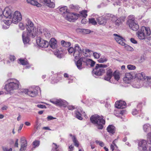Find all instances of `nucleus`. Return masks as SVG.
I'll return each mask as SVG.
<instances>
[{
  "instance_id": "4c0bfd02",
  "label": "nucleus",
  "mask_w": 151,
  "mask_h": 151,
  "mask_svg": "<svg viewBox=\"0 0 151 151\" xmlns=\"http://www.w3.org/2000/svg\"><path fill=\"white\" fill-rule=\"evenodd\" d=\"M70 136L71 137H72L73 141L75 146L77 147H78L79 146L78 142V141L76 140L75 137L74 136H73L72 134H70Z\"/></svg>"
},
{
  "instance_id": "dca6fc26",
  "label": "nucleus",
  "mask_w": 151,
  "mask_h": 151,
  "mask_svg": "<svg viewBox=\"0 0 151 151\" xmlns=\"http://www.w3.org/2000/svg\"><path fill=\"white\" fill-rule=\"evenodd\" d=\"M40 1L50 8H54L55 7L54 0H40Z\"/></svg>"
},
{
  "instance_id": "c9c22d12",
  "label": "nucleus",
  "mask_w": 151,
  "mask_h": 151,
  "mask_svg": "<svg viewBox=\"0 0 151 151\" xmlns=\"http://www.w3.org/2000/svg\"><path fill=\"white\" fill-rule=\"evenodd\" d=\"M108 60L107 58L104 56H102L98 60V62L100 63H104L106 62Z\"/></svg>"
},
{
  "instance_id": "3c124183",
  "label": "nucleus",
  "mask_w": 151,
  "mask_h": 151,
  "mask_svg": "<svg viewBox=\"0 0 151 151\" xmlns=\"http://www.w3.org/2000/svg\"><path fill=\"white\" fill-rule=\"evenodd\" d=\"M93 55L94 58L96 59H99L101 55L100 53L96 52H94Z\"/></svg>"
},
{
  "instance_id": "f03ea898",
  "label": "nucleus",
  "mask_w": 151,
  "mask_h": 151,
  "mask_svg": "<svg viewBox=\"0 0 151 151\" xmlns=\"http://www.w3.org/2000/svg\"><path fill=\"white\" fill-rule=\"evenodd\" d=\"M103 118L102 116L95 115L92 116L90 118V120L91 122L94 124L98 129H102L103 127V125L105 123V121Z\"/></svg>"
},
{
  "instance_id": "6e6552de",
  "label": "nucleus",
  "mask_w": 151,
  "mask_h": 151,
  "mask_svg": "<svg viewBox=\"0 0 151 151\" xmlns=\"http://www.w3.org/2000/svg\"><path fill=\"white\" fill-rule=\"evenodd\" d=\"M27 32L32 33L33 36L36 35V27L34 26L33 23L30 20L27 19Z\"/></svg>"
},
{
  "instance_id": "2eb2a0df",
  "label": "nucleus",
  "mask_w": 151,
  "mask_h": 151,
  "mask_svg": "<svg viewBox=\"0 0 151 151\" xmlns=\"http://www.w3.org/2000/svg\"><path fill=\"white\" fill-rule=\"evenodd\" d=\"M114 36H115V39L119 44L122 46L126 45L125 40L121 36L116 34H114Z\"/></svg>"
},
{
  "instance_id": "69168bd1",
  "label": "nucleus",
  "mask_w": 151,
  "mask_h": 151,
  "mask_svg": "<svg viewBox=\"0 0 151 151\" xmlns=\"http://www.w3.org/2000/svg\"><path fill=\"white\" fill-rule=\"evenodd\" d=\"M67 108L69 110H73L75 109L74 106L71 105H68L67 106Z\"/></svg>"
},
{
  "instance_id": "c03bdc74",
  "label": "nucleus",
  "mask_w": 151,
  "mask_h": 151,
  "mask_svg": "<svg viewBox=\"0 0 151 151\" xmlns=\"http://www.w3.org/2000/svg\"><path fill=\"white\" fill-rule=\"evenodd\" d=\"M87 11L86 10H83L80 12V15L82 17H83L84 18H86L87 16Z\"/></svg>"
},
{
  "instance_id": "a19ab883",
  "label": "nucleus",
  "mask_w": 151,
  "mask_h": 151,
  "mask_svg": "<svg viewBox=\"0 0 151 151\" xmlns=\"http://www.w3.org/2000/svg\"><path fill=\"white\" fill-rule=\"evenodd\" d=\"M147 78V81H146V83L145 85L146 87L149 86L151 89V78L148 77H146Z\"/></svg>"
},
{
  "instance_id": "603ef678",
  "label": "nucleus",
  "mask_w": 151,
  "mask_h": 151,
  "mask_svg": "<svg viewBox=\"0 0 151 151\" xmlns=\"http://www.w3.org/2000/svg\"><path fill=\"white\" fill-rule=\"evenodd\" d=\"M122 3L121 0H116V1L113 4L114 5H119L120 6Z\"/></svg>"
},
{
  "instance_id": "f257e3e1",
  "label": "nucleus",
  "mask_w": 151,
  "mask_h": 151,
  "mask_svg": "<svg viewBox=\"0 0 151 151\" xmlns=\"http://www.w3.org/2000/svg\"><path fill=\"white\" fill-rule=\"evenodd\" d=\"M20 85L19 81L15 78H10L6 81L4 89L7 93H13L14 90L19 88Z\"/></svg>"
},
{
  "instance_id": "5701e85b",
  "label": "nucleus",
  "mask_w": 151,
  "mask_h": 151,
  "mask_svg": "<svg viewBox=\"0 0 151 151\" xmlns=\"http://www.w3.org/2000/svg\"><path fill=\"white\" fill-rule=\"evenodd\" d=\"M141 104H138L137 106L136 109H132V113L133 115H135L139 113V111L141 108Z\"/></svg>"
},
{
  "instance_id": "473e14b6",
  "label": "nucleus",
  "mask_w": 151,
  "mask_h": 151,
  "mask_svg": "<svg viewBox=\"0 0 151 151\" xmlns=\"http://www.w3.org/2000/svg\"><path fill=\"white\" fill-rule=\"evenodd\" d=\"M116 139L114 140L112 142V144H111L110 147V149L112 151L114 150H116L117 148V147L116 145L115 144V141Z\"/></svg>"
},
{
  "instance_id": "9b49d317",
  "label": "nucleus",
  "mask_w": 151,
  "mask_h": 151,
  "mask_svg": "<svg viewBox=\"0 0 151 151\" xmlns=\"http://www.w3.org/2000/svg\"><path fill=\"white\" fill-rule=\"evenodd\" d=\"M50 101L57 106H64L66 105L67 103L66 101L65 100L56 98L51 99L50 100Z\"/></svg>"
},
{
  "instance_id": "bb28decb",
  "label": "nucleus",
  "mask_w": 151,
  "mask_h": 151,
  "mask_svg": "<svg viewBox=\"0 0 151 151\" xmlns=\"http://www.w3.org/2000/svg\"><path fill=\"white\" fill-rule=\"evenodd\" d=\"M107 130L110 134H113L115 132L116 128L114 126L112 125H111L107 127Z\"/></svg>"
},
{
  "instance_id": "39448f33",
  "label": "nucleus",
  "mask_w": 151,
  "mask_h": 151,
  "mask_svg": "<svg viewBox=\"0 0 151 151\" xmlns=\"http://www.w3.org/2000/svg\"><path fill=\"white\" fill-rule=\"evenodd\" d=\"M151 34L150 29L149 27H143L137 33V36L140 40H144L146 36H149Z\"/></svg>"
},
{
  "instance_id": "7ed1b4c3",
  "label": "nucleus",
  "mask_w": 151,
  "mask_h": 151,
  "mask_svg": "<svg viewBox=\"0 0 151 151\" xmlns=\"http://www.w3.org/2000/svg\"><path fill=\"white\" fill-rule=\"evenodd\" d=\"M39 91H41L40 87L38 86L30 87L28 89H22L20 90L22 93L27 94L31 97L36 96L37 95Z\"/></svg>"
},
{
  "instance_id": "aec40b11",
  "label": "nucleus",
  "mask_w": 151,
  "mask_h": 151,
  "mask_svg": "<svg viewBox=\"0 0 151 151\" xmlns=\"http://www.w3.org/2000/svg\"><path fill=\"white\" fill-rule=\"evenodd\" d=\"M133 78V76L129 73H127L125 74V77L123 80L126 83H129L131 82V80Z\"/></svg>"
},
{
  "instance_id": "412c9836",
  "label": "nucleus",
  "mask_w": 151,
  "mask_h": 151,
  "mask_svg": "<svg viewBox=\"0 0 151 151\" xmlns=\"http://www.w3.org/2000/svg\"><path fill=\"white\" fill-rule=\"evenodd\" d=\"M113 76V73L111 69H109L107 70L104 79L106 81H109Z\"/></svg>"
},
{
  "instance_id": "c85d7f7f",
  "label": "nucleus",
  "mask_w": 151,
  "mask_h": 151,
  "mask_svg": "<svg viewBox=\"0 0 151 151\" xmlns=\"http://www.w3.org/2000/svg\"><path fill=\"white\" fill-rule=\"evenodd\" d=\"M143 131L145 132H151V125L149 124L146 123L144 124L143 127Z\"/></svg>"
},
{
  "instance_id": "1a4fd4ad",
  "label": "nucleus",
  "mask_w": 151,
  "mask_h": 151,
  "mask_svg": "<svg viewBox=\"0 0 151 151\" xmlns=\"http://www.w3.org/2000/svg\"><path fill=\"white\" fill-rule=\"evenodd\" d=\"M36 35L33 36L31 33L27 32H26L25 31L23 32L22 35V37L24 43L25 44L28 43L29 42V37H34Z\"/></svg>"
},
{
  "instance_id": "8fccbe9b",
  "label": "nucleus",
  "mask_w": 151,
  "mask_h": 151,
  "mask_svg": "<svg viewBox=\"0 0 151 151\" xmlns=\"http://www.w3.org/2000/svg\"><path fill=\"white\" fill-rule=\"evenodd\" d=\"M127 68L129 70H134L136 68V67L132 65H129L127 66Z\"/></svg>"
},
{
  "instance_id": "de8ad7c7",
  "label": "nucleus",
  "mask_w": 151,
  "mask_h": 151,
  "mask_svg": "<svg viewBox=\"0 0 151 151\" xmlns=\"http://www.w3.org/2000/svg\"><path fill=\"white\" fill-rule=\"evenodd\" d=\"M53 145L51 151H59L58 147L54 143H53Z\"/></svg>"
},
{
  "instance_id": "bf43d9fd",
  "label": "nucleus",
  "mask_w": 151,
  "mask_h": 151,
  "mask_svg": "<svg viewBox=\"0 0 151 151\" xmlns=\"http://www.w3.org/2000/svg\"><path fill=\"white\" fill-rule=\"evenodd\" d=\"M96 144H99L101 147H103L104 145V143L101 141H100L98 140H96Z\"/></svg>"
},
{
  "instance_id": "4d7b16f0",
  "label": "nucleus",
  "mask_w": 151,
  "mask_h": 151,
  "mask_svg": "<svg viewBox=\"0 0 151 151\" xmlns=\"http://www.w3.org/2000/svg\"><path fill=\"white\" fill-rule=\"evenodd\" d=\"M131 21H132V22H134V18L133 15H130L128 17V20L127 23L128 24V21L129 20Z\"/></svg>"
},
{
  "instance_id": "5fc2aeb1",
  "label": "nucleus",
  "mask_w": 151,
  "mask_h": 151,
  "mask_svg": "<svg viewBox=\"0 0 151 151\" xmlns=\"http://www.w3.org/2000/svg\"><path fill=\"white\" fill-rule=\"evenodd\" d=\"M19 28L22 30H23L25 29V26L23 24L22 22L19 23Z\"/></svg>"
},
{
  "instance_id": "052dcab7",
  "label": "nucleus",
  "mask_w": 151,
  "mask_h": 151,
  "mask_svg": "<svg viewBox=\"0 0 151 151\" xmlns=\"http://www.w3.org/2000/svg\"><path fill=\"white\" fill-rule=\"evenodd\" d=\"M4 22L5 24L8 26H9L12 22V21L10 20H5Z\"/></svg>"
},
{
  "instance_id": "2f4dec72",
  "label": "nucleus",
  "mask_w": 151,
  "mask_h": 151,
  "mask_svg": "<svg viewBox=\"0 0 151 151\" xmlns=\"http://www.w3.org/2000/svg\"><path fill=\"white\" fill-rule=\"evenodd\" d=\"M54 53L58 58H61L63 56L62 52L59 51L58 50H56L54 52Z\"/></svg>"
},
{
  "instance_id": "f704fd0d",
  "label": "nucleus",
  "mask_w": 151,
  "mask_h": 151,
  "mask_svg": "<svg viewBox=\"0 0 151 151\" xmlns=\"http://www.w3.org/2000/svg\"><path fill=\"white\" fill-rule=\"evenodd\" d=\"M18 63L22 65H25L28 64V62L27 60L22 58H20L18 60Z\"/></svg>"
},
{
  "instance_id": "c756f323",
  "label": "nucleus",
  "mask_w": 151,
  "mask_h": 151,
  "mask_svg": "<svg viewBox=\"0 0 151 151\" xmlns=\"http://www.w3.org/2000/svg\"><path fill=\"white\" fill-rule=\"evenodd\" d=\"M140 81L138 80H134V81L132 83V86L134 88H139L141 86V85L140 82Z\"/></svg>"
},
{
  "instance_id": "7c9ffc66",
  "label": "nucleus",
  "mask_w": 151,
  "mask_h": 151,
  "mask_svg": "<svg viewBox=\"0 0 151 151\" xmlns=\"http://www.w3.org/2000/svg\"><path fill=\"white\" fill-rule=\"evenodd\" d=\"M27 2L28 3L33 5L36 6L37 7H39L41 6V5L35 0H27Z\"/></svg>"
},
{
  "instance_id": "ea45409f",
  "label": "nucleus",
  "mask_w": 151,
  "mask_h": 151,
  "mask_svg": "<svg viewBox=\"0 0 151 151\" xmlns=\"http://www.w3.org/2000/svg\"><path fill=\"white\" fill-rule=\"evenodd\" d=\"M43 31L44 35L46 38H48L50 37L51 35L47 29H44Z\"/></svg>"
},
{
  "instance_id": "a18cd8bd",
  "label": "nucleus",
  "mask_w": 151,
  "mask_h": 151,
  "mask_svg": "<svg viewBox=\"0 0 151 151\" xmlns=\"http://www.w3.org/2000/svg\"><path fill=\"white\" fill-rule=\"evenodd\" d=\"M147 141L149 144H151V132L148 133L147 134Z\"/></svg>"
},
{
  "instance_id": "37998d69",
  "label": "nucleus",
  "mask_w": 151,
  "mask_h": 151,
  "mask_svg": "<svg viewBox=\"0 0 151 151\" xmlns=\"http://www.w3.org/2000/svg\"><path fill=\"white\" fill-rule=\"evenodd\" d=\"M123 20L120 18H118L116 19L114 23L117 26H119L123 21Z\"/></svg>"
},
{
  "instance_id": "4468645a",
  "label": "nucleus",
  "mask_w": 151,
  "mask_h": 151,
  "mask_svg": "<svg viewBox=\"0 0 151 151\" xmlns=\"http://www.w3.org/2000/svg\"><path fill=\"white\" fill-rule=\"evenodd\" d=\"M139 148L140 150L146 151L147 148V144L145 140H140L138 143Z\"/></svg>"
},
{
  "instance_id": "09e8293b",
  "label": "nucleus",
  "mask_w": 151,
  "mask_h": 151,
  "mask_svg": "<svg viewBox=\"0 0 151 151\" xmlns=\"http://www.w3.org/2000/svg\"><path fill=\"white\" fill-rule=\"evenodd\" d=\"M89 23L92 24L93 25H95L97 23L95 20V19L93 18H91L89 19Z\"/></svg>"
},
{
  "instance_id": "864d4df0",
  "label": "nucleus",
  "mask_w": 151,
  "mask_h": 151,
  "mask_svg": "<svg viewBox=\"0 0 151 151\" xmlns=\"http://www.w3.org/2000/svg\"><path fill=\"white\" fill-rule=\"evenodd\" d=\"M10 100L12 101L13 102H15L19 100V99L18 98H17L15 96L11 97L10 98Z\"/></svg>"
},
{
  "instance_id": "e2e57ef3",
  "label": "nucleus",
  "mask_w": 151,
  "mask_h": 151,
  "mask_svg": "<svg viewBox=\"0 0 151 151\" xmlns=\"http://www.w3.org/2000/svg\"><path fill=\"white\" fill-rule=\"evenodd\" d=\"M39 142L38 141H34L33 142V145L35 147H37L39 146Z\"/></svg>"
},
{
  "instance_id": "49530a36",
  "label": "nucleus",
  "mask_w": 151,
  "mask_h": 151,
  "mask_svg": "<svg viewBox=\"0 0 151 151\" xmlns=\"http://www.w3.org/2000/svg\"><path fill=\"white\" fill-rule=\"evenodd\" d=\"M123 3V5L125 6H129L130 4H129V0H121Z\"/></svg>"
},
{
  "instance_id": "72a5a7b5",
  "label": "nucleus",
  "mask_w": 151,
  "mask_h": 151,
  "mask_svg": "<svg viewBox=\"0 0 151 151\" xmlns=\"http://www.w3.org/2000/svg\"><path fill=\"white\" fill-rule=\"evenodd\" d=\"M106 17L107 18L109 17L108 18L109 19L111 20V21L114 22L117 19L116 16L112 14H108L106 16Z\"/></svg>"
},
{
  "instance_id": "79ce46f5",
  "label": "nucleus",
  "mask_w": 151,
  "mask_h": 151,
  "mask_svg": "<svg viewBox=\"0 0 151 151\" xmlns=\"http://www.w3.org/2000/svg\"><path fill=\"white\" fill-rule=\"evenodd\" d=\"M61 44L63 46L68 47L71 45V43L69 42H65L64 40H62L61 42Z\"/></svg>"
},
{
  "instance_id": "393cba45",
  "label": "nucleus",
  "mask_w": 151,
  "mask_h": 151,
  "mask_svg": "<svg viewBox=\"0 0 151 151\" xmlns=\"http://www.w3.org/2000/svg\"><path fill=\"white\" fill-rule=\"evenodd\" d=\"M57 10H59L60 13L63 15L65 14H67L68 13L67 12V7L66 6H59L57 8Z\"/></svg>"
},
{
  "instance_id": "680f3d73",
  "label": "nucleus",
  "mask_w": 151,
  "mask_h": 151,
  "mask_svg": "<svg viewBox=\"0 0 151 151\" xmlns=\"http://www.w3.org/2000/svg\"><path fill=\"white\" fill-rule=\"evenodd\" d=\"M82 50H84V53L83 52L82 53V54H83V55H84V56H86L85 55H86L87 53H89L90 52V50L88 49H86L85 50H84L83 49H82Z\"/></svg>"
},
{
  "instance_id": "ddd939ff",
  "label": "nucleus",
  "mask_w": 151,
  "mask_h": 151,
  "mask_svg": "<svg viewBox=\"0 0 151 151\" xmlns=\"http://www.w3.org/2000/svg\"><path fill=\"white\" fill-rule=\"evenodd\" d=\"M79 16L76 13H68L66 15V19L70 22H73L77 19Z\"/></svg>"
},
{
  "instance_id": "b1692460",
  "label": "nucleus",
  "mask_w": 151,
  "mask_h": 151,
  "mask_svg": "<svg viewBox=\"0 0 151 151\" xmlns=\"http://www.w3.org/2000/svg\"><path fill=\"white\" fill-rule=\"evenodd\" d=\"M84 112L82 110V109L80 108L78 109L75 112L76 116V117L80 120H82V118L81 117V114Z\"/></svg>"
},
{
  "instance_id": "6ab92c4d",
  "label": "nucleus",
  "mask_w": 151,
  "mask_h": 151,
  "mask_svg": "<svg viewBox=\"0 0 151 151\" xmlns=\"http://www.w3.org/2000/svg\"><path fill=\"white\" fill-rule=\"evenodd\" d=\"M126 104L123 101H116L115 104V107L119 109H123L126 107Z\"/></svg>"
},
{
  "instance_id": "f8f14e48",
  "label": "nucleus",
  "mask_w": 151,
  "mask_h": 151,
  "mask_svg": "<svg viewBox=\"0 0 151 151\" xmlns=\"http://www.w3.org/2000/svg\"><path fill=\"white\" fill-rule=\"evenodd\" d=\"M36 42L38 46L46 48L48 46L49 43L48 42L42 40L40 37L37 38Z\"/></svg>"
},
{
  "instance_id": "f3484780",
  "label": "nucleus",
  "mask_w": 151,
  "mask_h": 151,
  "mask_svg": "<svg viewBox=\"0 0 151 151\" xmlns=\"http://www.w3.org/2000/svg\"><path fill=\"white\" fill-rule=\"evenodd\" d=\"M3 17L4 16L6 18H9L11 17L12 11L11 8L9 7H6L3 11Z\"/></svg>"
},
{
  "instance_id": "e433bc0d",
  "label": "nucleus",
  "mask_w": 151,
  "mask_h": 151,
  "mask_svg": "<svg viewBox=\"0 0 151 151\" xmlns=\"http://www.w3.org/2000/svg\"><path fill=\"white\" fill-rule=\"evenodd\" d=\"M113 76L114 79L117 81H118L120 78L119 73L117 71H115L113 73Z\"/></svg>"
},
{
  "instance_id": "cd10ccee",
  "label": "nucleus",
  "mask_w": 151,
  "mask_h": 151,
  "mask_svg": "<svg viewBox=\"0 0 151 151\" xmlns=\"http://www.w3.org/2000/svg\"><path fill=\"white\" fill-rule=\"evenodd\" d=\"M57 41L54 39L52 38L50 42V46L52 49H55L57 47Z\"/></svg>"
},
{
  "instance_id": "774afa93",
  "label": "nucleus",
  "mask_w": 151,
  "mask_h": 151,
  "mask_svg": "<svg viewBox=\"0 0 151 151\" xmlns=\"http://www.w3.org/2000/svg\"><path fill=\"white\" fill-rule=\"evenodd\" d=\"M9 59L12 62L14 61L15 59V57L13 55H11L10 56Z\"/></svg>"
},
{
  "instance_id": "9d476101",
  "label": "nucleus",
  "mask_w": 151,
  "mask_h": 151,
  "mask_svg": "<svg viewBox=\"0 0 151 151\" xmlns=\"http://www.w3.org/2000/svg\"><path fill=\"white\" fill-rule=\"evenodd\" d=\"M22 19V16L20 12L18 11H16L13 14L12 22V23L16 24Z\"/></svg>"
},
{
  "instance_id": "20e7f679",
  "label": "nucleus",
  "mask_w": 151,
  "mask_h": 151,
  "mask_svg": "<svg viewBox=\"0 0 151 151\" xmlns=\"http://www.w3.org/2000/svg\"><path fill=\"white\" fill-rule=\"evenodd\" d=\"M68 50L70 53H71L74 52L73 55L76 60L80 58L82 55V52H84V50H82V49L78 44L75 45L74 49L73 47H70L68 48Z\"/></svg>"
},
{
  "instance_id": "a211bd4d",
  "label": "nucleus",
  "mask_w": 151,
  "mask_h": 151,
  "mask_svg": "<svg viewBox=\"0 0 151 151\" xmlns=\"http://www.w3.org/2000/svg\"><path fill=\"white\" fill-rule=\"evenodd\" d=\"M128 24L130 28L133 30L137 31L139 28V25L135 21L132 22V21L129 20L128 21Z\"/></svg>"
},
{
  "instance_id": "13d9d810",
  "label": "nucleus",
  "mask_w": 151,
  "mask_h": 151,
  "mask_svg": "<svg viewBox=\"0 0 151 151\" xmlns=\"http://www.w3.org/2000/svg\"><path fill=\"white\" fill-rule=\"evenodd\" d=\"M2 149L3 151H12V149L11 148H9L6 147H3Z\"/></svg>"
},
{
  "instance_id": "423d86ee",
  "label": "nucleus",
  "mask_w": 151,
  "mask_h": 151,
  "mask_svg": "<svg viewBox=\"0 0 151 151\" xmlns=\"http://www.w3.org/2000/svg\"><path fill=\"white\" fill-rule=\"evenodd\" d=\"M82 62L85 63L87 65L90 64L91 66L93 67L95 64V62L90 59L82 57L77 60L76 63L77 67L79 69H82L83 68Z\"/></svg>"
},
{
  "instance_id": "338daca9",
  "label": "nucleus",
  "mask_w": 151,
  "mask_h": 151,
  "mask_svg": "<svg viewBox=\"0 0 151 151\" xmlns=\"http://www.w3.org/2000/svg\"><path fill=\"white\" fill-rule=\"evenodd\" d=\"M37 107L39 108H42V109L46 108V106L45 105H41V104L37 105Z\"/></svg>"
},
{
  "instance_id": "0e129e2a",
  "label": "nucleus",
  "mask_w": 151,
  "mask_h": 151,
  "mask_svg": "<svg viewBox=\"0 0 151 151\" xmlns=\"http://www.w3.org/2000/svg\"><path fill=\"white\" fill-rule=\"evenodd\" d=\"M147 0H137V5H139V6H140L139 5L140 4L138 3L139 1H140V4H142V3H144Z\"/></svg>"
},
{
  "instance_id": "a878e982",
  "label": "nucleus",
  "mask_w": 151,
  "mask_h": 151,
  "mask_svg": "<svg viewBox=\"0 0 151 151\" xmlns=\"http://www.w3.org/2000/svg\"><path fill=\"white\" fill-rule=\"evenodd\" d=\"M135 78L137 79H138L139 81L140 80L145 79L146 76L143 73H139L136 74L135 75Z\"/></svg>"
},
{
  "instance_id": "58836bf2",
  "label": "nucleus",
  "mask_w": 151,
  "mask_h": 151,
  "mask_svg": "<svg viewBox=\"0 0 151 151\" xmlns=\"http://www.w3.org/2000/svg\"><path fill=\"white\" fill-rule=\"evenodd\" d=\"M21 146L24 147H26L27 145V142L25 138L24 137H22L21 139Z\"/></svg>"
},
{
  "instance_id": "4be33fe9",
  "label": "nucleus",
  "mask_w": 151,
  "mask_h": 151,
  "mask_svg": "<svg viewBox=\"0 0 151 151\" xmlns=\"http://www.w3.org/2000/svg\"><path fill=\"white\" fill-rule=\"evenodd\" d=\"M106 19H108V18L106 16L105 17H98L97 19V20L99 24L103 25H105L106 23Z\"/></svg>"
},
{
  "instance_id": "0eeeda50",
  "label": "nucleus",
  "mask_w": 151,
  "mask_h": 151,
  "mask_svg": "<svg viewBox=\"0 0 151 151\" xmlns=\"http://www.w3.org/2000/svg\"><path fill=\"white\" fill-rule=\"evenodd\" d=\"M108 66L107 65L102 64H97L93 70V73L96 75L100 76L105 72L104 68Z\"/></svg>"
},
{
  "instance_id": "6e6d98bb",
  "label": "nucleus",
  "mask_w": 151,
  "mask_h": 151,
  "mask_svg": "<svg viewBox=\"0 0 151 151\" xmlns=\"http://www.w3.org/2000/svg\"><path fill=\"white\" fill-rule=\"evenodd\" d=\"M125 45L126 48L127 50L129 51H133V49L132 47L127 45Z\"/></svg>"
}]
</instances>
